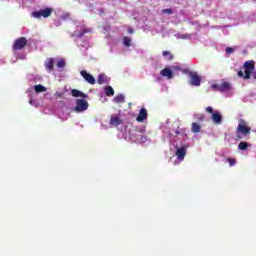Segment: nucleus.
<instances>
[{"label":"nucleus","instance_id":"c85d7f7f","mask_svg":"<svg viewBox=\"0 0 256 256\" xmlns=\"http://www.w3.org/2000/svg\"><path fill=\"white\" fill-rule=\"evenodd\" d=\"M83 33H85V30H82V32L79 33L78 30L74 32L75 37H83Z\"/></svg>","mask_w":256,"mask_h":256},{"label":"nucleus","instance_id":"f3484780","mask_svg":"<svg viewBox=\"0 0 256 256\" xmlns=\"http://www.w3.org/2000/svg\"><path fill=\"white\" fill-rule=\"evenodd\" d=\"M34 91L36 93H45V91H47V88L45 86L39 84V85L34 86Z\"/></svg>","mask_w":256,"mask_h":256},{"label":"nucleus","instance_id":"39448f33","mask_svg":"<svg viewBox=\"0 0 256 256\" xmlns=\"http://www.w3.org/2000/svg\"><path fill=\"white\" fill-rule=\"evenodd\" d=\"M185 155H187V148H176V159L173 161V165H179V163H182V161L185 159Z\"/></svg>","mask_w":256,"mask_h":256},{"label":"nucleus","instance_id":"f03ea898","mask_svg":"<svg viewBox=\"0 0 256 256\" xmlns=\"http://www.w3.org/2000/svg\"><path fill=\"white\" fill-rule=\"evenodd\" d=\"M243 68L244 72L243 70H240L238 72V77H242V79H251V73L255 71V61H246L243 65Z\"/></svg>","mask_w":256,"mask_h":256},{"label":"nucleus","instance_id":"ddd939ff","mask_svg":"<svg viewBox=\"0 0 256 256\" xmlns=\"http://www.w3.org/2000/svg\"><path fill=\"white\" fill-rule=\"evenodd\" d=\"M55 63V59L53 58H48L45 62V68L47 69V71H49L51 73V71H53V65Z\"/></svg>","mask_w":256,"mask_h":256},{"label":"nucleus","instance_id":"bb28decb","mask_svg":"<svg viewBox=\"0 0 256 256\" xmlns=\"http://www.w3.org/2000/svg\"><path fill=\"white\" fill-rule=\"evenodd\" d=\"M57 67L58 69H63L65 67V61L63 59L58 60Z\"/></svg>","mask_w":256,"mask_h":256},{"label":"nucleus","instance_id":"7ed1b4c3","mask_svg":"<svg viewBox=\"0 0 256 256\" xmlns=\"http://www.w3.org/2000/svg\"><path fill=\"white\" fill-rule=\"evenodd\" d=\"M206 112L211 113V119L214 125H221L223 123V115L218 110H213V107H206Z\"/></svg>","mask_w":256,"mask_h":256},{"label":"nucleus","instance_id":"f257e3e1","mask_svg":"<svg viewBox=\"0 0 256 256\" xmlns=\"http://www.w3.org/2000/svg\"><path fill=\"white\" fill-rule=\"evenodd\" d=\"M126 141H132V143H147V136H143L140 131L135 128L128 129L124 134Z\"/></svg>","mask_w":256,"mask_h":256},{"label":"nucleus","instance_id":"412c9836","mask_svg":"<svg viewBox=\"0 0 256 256\" xmlns=\"http://www.w3.org/2000/svg\"><path fill=\"white\" fill-rule=\"evenodd\" d=\"M201 131V126L195 122L192 123V132L199 133Z\"/></svg>","mask_w":256,"mask_h":256},{"label":"nucleus","instance_id":"6ab92c4d","mask_svg":"<svg viewBox=\"0 0 256 256\" xmlns=\"http://www.w3.org/2000/svg\"><path fill=\"white\" fill-rule=\"evenodd\" d=\"M115 103H125V96L123 94H119L114 98Z\"/></svg>","mask_w":256,"mask_h":256},{"label":"nucleus","instance_id":"72a5a7b5","mask_svg":"<svg viewBox=\"0 0 256 256\" xmlns=\"http://www.w3.org/2000/svg\"><path fill=\"white\" fill-rule=\"evenodd\" d=\"M69 17V14L64 15V19H67Z\"/></svg>","mask_w":256,"mask_h":256},{"label":"nucleus","instance_id":"c756f323","mask_svg":"<svg viewBox=\"0 0 256 256\" xmlns=\"http://www.w3.org/2000/svg\"><path fill=\"white\" fill-rule=\"evenodd\" d=\"M228 163H229L230 167H233L237 162L233 158H228Z\"/></svg>","mask_w":256,"mask_h":256},{"label":"nucleus","instance_id":"aec40b11","mask_svg":"<svg viewBox=\"0 0 256 256\" xmlns=\"http://www.w3.org/2000/svg\"><path fill=\"white\" fill-rule=\"evenodd\" d=\"M105 93H106V95H108V97H111V96L115 95V90H113V87L107 86L105 88Z\"/></svg>","mask_w":256,"mask_h":256},{"label":"nucleus","instance_id":"4468645a","mask_svg":"<svg viewBox=\"0 0 256 256\" xmlns=\"http://www.w3.org/2000/svg\"><path fill=\"white\" fill-rule=\"evenodd\" d=\"M110 125L112 127H117V125H121V119L117 115H113L110 119Z\"/></svg>","mask_w":256,"mask_h":256},{"label":"nucleus","instance_id":"2f4dec72","mask_svg":"<svg viewBox=\"0 0 256 256\" xmlns=\"http://www.w3.org/2000/svg\"><path fill=\"white\" fill-rule=\"evenodd\" d=\"M233 51H235V50L231 47L226 48V53H228V54L233 53Z\"/></svg>","mask_w":256,"mask_h":256},{"label":"nucleus","instance_id":"f704fd0d","mask_svg":"<svg viewBox=\"0 0 256 256\" xmlns=\"http://www.w3.org/2000/svg\"><path fill=\"white\" fill-rule=\"evenodd\" d=\"M128 32H129V33H133V29H129Z\"/></svg>","mask_w":256,"mask_h":256},{"label":"nucleus","instance_id":"5701e85b","mask_svg":"<svg viewBox=\"0 0 256 256\" xmlns=\"http://www.w3.org/2000/svg\"><path fill=\"white\" fill-rule=\"evenodd\" d=\"M163 57H165L168 61H171V59H173V55L171 54V52L169 51H164L162 53Z\"/></svg>","mask_w":256,"mask_h":256},{"label":"nucleus","instance_id":"c9c22d12","mask_svg":"<svg viewBox=\"0 0 256 256\" xmlns=\"http://www.w3.org/2000/svg\"><path fill=\"white\" fill-rule=\"evenodd\" d=\"M144 131H145V128H143V129L141 130V133H144Z\"/></svg>","mask_w":256,"mask_h":256},{"label":"nucleus","instance_id":"393cba45","mask_svg":"<svg viewBox=\"0 0 256 256\" xmlns=\"http://www.w3.org/2000/svg\"><path fill=\"white\" fill-rule=\"evenodd\" d=\"M176 37L177 39H190L191 34H177Z\"/></svg>","mask_w":256,"mask_h":256},{"label":"nucleus","instance_id":"0eeeda50","mask_svg":"<svg viewBox=\"0 0 256 256\" xmlns=\"http://www.w3.org/2000/svg\"><path fill=\"white\" fill-rule=\"evenodd\" d=\"M89 109V102L87 100L83 99H77L76 100V107L74 108V111L76 113H83Z\"/></svg>","mask_w":256,"mask_h":256},{"label":"nucleus","instance_id":"9b49d317","mask_svg":"<svg viewBox=\"0 0 256 256\" xmlns=\"http://www.w3.org/2000/svg\"><path fill=\"white\" fill-rule=\"evenodd\" d=\"M147 119V110L145 108H142L136 118V121L139 123H143Z\"/></svg>","mask_w":256,"mask_h":256},{"label":"nucleus","instance_id":"20e7f679","mask_svg":"<svg viewBox=\"0 0 256 256\" xmlns=\"http://www.w3.org/2000/svg\"><path fill=\"white\" fill-rule=\"evenodd\" d=\"M251 131V128L248 126L245 120H239L237 127V137L241 139V135H247Z\"/></svg>","mask_w":256,"mask_h":256},{"label":"nucleus","instance_id":"4be33fe9","mask_svg":"<svg viewBox=\"0 0 256 256\" xmlns=\"http://www.w3.org/2000/svg\"><path fill=\"white\" fill-rule=\"evenodd\" d=\"M249 147V144L247 142H240L238 145V149L240 151H245Z\"/></svg>","mask_w":256,"mask_h":256},{"label":"nucleus","instance_id":"9d476101","mask_svg":"<svg viewBox=\"0 0 256 256\" xmlns=\"http://www.w3.org/2000/svg\"><path fill=\"white\" fill-rule=\"evenodd\" d=\"M80 75L83 76V78L85 79V81H87V83H90V85H95V77H93V75L87 73V71L82 70L80 72Z\"/></svg>","mask_w":256,"mask_h":256},{"label":"nucleus","instance_id":"7c9ffc66","mask_svg":"<svg viewBox=\"0 0 256 256\" xmlns=\"http://www.w3.org/2000/svg\"><path fill=\"white\" fill-rule=\"evenodd\" d=\"M162 13H167L168 15H172L173 14V10H171L170 8L163 9Z\"/></svg>","mask_w":256,"mask_h":256},{"label":"nucleus","instance_id":"dca6fc26","mask_svg":"<svg viewBox=\"0 0 256 256\" xmlns=\"http://www.w3.org/2000/svg\"><path fill=\"white\" fill-rule=\"evenodd\" d=\"M220 91H231V84L229 82H223L220 84Z\"/></svg>","mask_w":256,"mask_h":256},{"label":"nucleus","instance_id":"a211bd4d","mask_svg":"<svg viewBox=\"0 0 256 256\" xmlns=\"http://www.w3.org/2000/svg\"><path fill=\"white\" fill-rule=\"evenodd\" d=\"M109 80L107 79V76L105 74H100L98 77V83L99 85H103V83H107Z\"/></svg>","mask_w":256,"mask_h":256},{"label":"nucleus","instance_id":"6e6552de","mask_svg":"<svg viewBox=\"0 0 256 256\" xmlns=\"http://www.w3.org/2000/svg\"><path fill=\"white\" fill-rule=\"evenodd\" d=\"M189 75H190V85L199 87L201 85V76H199L197 72H190Z\"/></svg>","mask_w":256,"mask_h":256},{"label":"nucleus","instance_id":"f8f14e48","mask_svg":"<svg viewBox=\"0 0 256 256\" xmlns=\"http://www.w3.org/2000/svg\"><path fill=\"white\" fill-rule=\"evenodd\" d=\"M160 74L162 77H167V79H173V72L169 68H164L161 70Z\"/></svg>","mask_w":256,"mask_h":256},{"label":"nucleus","instance_id":"a878e982","mask_svg":"<svg viewBox=\"0 0 256 256\" xmlns=\"http://www.w3.org/2000/svg\"><path fill=\"white\" fill-rule=\"evenodd\" d=\"M211 90L212 91H220V84L212 83L211 84Z\"/></svg>","mask_w":256,"mask_h":256},{"label":"nucleus","instance_id":"cd10ccee","mask_svg":"<svg viewBox=\"0 0 256 256\" xmlns=\"http://www.w3.org/2000/svg\"><path fill=\"white\" fill-rule=\"evenodd\" d=\"M29 103L34 107H39V102L37 100L30 99Z\"/></svg>","mask_w":256,"mask_h":256},{"label":"nucleus","instance_id":"1a4fd4ad","mask_svg":"<svg viewBox=\"0 0 256 256\" xmlns=\"http://www.w3.org/2000/svg\"><path fill=\"white\" fill-rule=\"evenodd\" d=\"M25 45H27V38L20 37L14 42V49L16 50L23 49Z\"/></svg>","mask_w":256,"mask_h":256},{"label":"nucleus","instance_id":"423d86ee","mask_svg":"<svg viewBox=\"0 0 256 256\" xmlns=\"http://www.w3.org/2000/svg\"><path fill=\"white\" fill-rule=\"evenodd\" d=\"M53 13L52 8H45L41 9L39 11L33 12L32 17L35 19H41V17H44V19H47V17H51V14Z\"/></svg>","mask_w":256,"mask_h":256},{"label":"nucleus","instance_id":"473e14b6","mask_svg":"<svg viewBox=\"0 0 256 256\" xmlns=\"http://www.w3.org/2000/svg\"><path fill=\"white\" fill-rule=\"evenodd\" d=\"M101 128L102 129H107V126H105V124H101Z\"/></svg>","mask_w":256,"mask_h":256},{"label":"nucleus","instance_id":"b1692460","mask_svg":"<svg viewBox=\"0 0 256 256\" xmlns=\"http://www.w3.org/2000/svg\"><path fill=\"white\" fill-rule=\"evenodd\" d=\"M123 43H124L125 47H131V38L125 36L123 38Z\"/></svg>","mask_w":256,"mask_h":256},{"label":"nucleus","instance_id":"2eb2a0df","mask_svg":"<svg viewBox=\"0 0 256 256\" xmlns=\"http://www.w3.org/2000/svg\"><path fill=\"white\" fill-rule=\"evenodd\" d=\"M71 93H72L73 97H81L82 99H87V94H85L77 89H73L71 91Z\"/></svg>","mask_w":256,"mask_h":256}]
</instances>
